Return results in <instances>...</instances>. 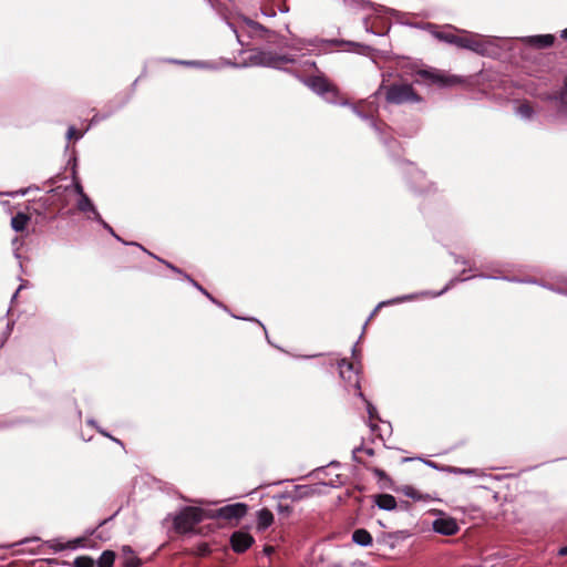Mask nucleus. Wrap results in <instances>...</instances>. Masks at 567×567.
I'll return each mask as SVG.
<instances>
[{
  "label": "nucleus",
  "mask_w": 567,
  "mask_h": 567,
  "mask_svg": "<svg viewBox=\"0 0 567 567\" xmlns=\"http://www.w3.org/2000/svg\"><path fill=\"white\" fill-rule=\"evenodd\" d=\"M432 35L439 41L455 45L460 49H466L481 55L489 53L492 41L478 33H472L466 30L456 29L452 25L447 28L456 31L458 34L449 31H437L436 27L432 23H426L424 27Z\"/></svg>",
  "instance_id": "nucleus-1"
},
{
  "label": "nucleus",
  "mask_w": 567,
  "mask_h": 567,
  "mask_svg": "<svg viewBox=\"0 0 567 567\" xmlns=\"http://www.w3.org/2000/svg\"><path fill=\"white\" fill-rule=\"evenodd\" d=\"M296 58L291 54H278L272 51L252 50L245 65L282 69L285 64L295 63Z\"/></svg>",
  "instance_id": "nucleus-2"
},
{
  "label": "nucleus",
  "mask_w": 567,
  "mask_h": 567,
  "mask_svg": "<svg viewBox=\"0 0 567 567\" xmlns=\"http://www.w3.org/2000/svg\"><path fill=\"white\" fill-rule=\"evenodd\" d=\"M385 99L391 104L419 103L421 97L414 92L411 84H392L386 87Z\"/></svg>",
  "instance_id": "nucleus-3"
},
{
  "label": "nucleus",
  "mask_w": 567,
  "mask_h": 567,
  "mask_svg": "<svg viewBox=\"0 0 567 567\" xmlns=\"http://www.w3.org/2000/svg\"><path fill=\"white\" fill-rule=\"evenodd\" d=\"M203 519V511L197 507H185L176 517L174 518V527L176 530L181 533H187L193 529V527L202 522Z\"/></svg>",
  "instance_id": "nucleus-4"
},
{
  "label": "nucleus",
  "mask_w": 567,
  "mask_h": 567,
  "mask_svg": "<svg viewBox=\"0 0 567 567\" xmlns=\"http://www.w3.org/2000/svg\"><path fill=\"white\" fill-rule=\"evenodd\" d=\"M546 100L554 104L555 114L550 116L553 120L567 118V75L560 90L555 94L547 95Z\"/></svg>",
  "instance_id": "nucleus-5"
},
{
  "label": "nucleus",
  "mask_w": 567,
  "mask_h": 567,
  "mask_svg": "<svg viewBox=\"0 0 567 567\" xmlns=\"http://www.w3.org/2000/svg\"><path fill=\"white\" fill-rule=\"evenodd\" d=\"M420 75L423 79L429 80L433 84H437L442 87H447L455 85L461 82V80L457 76L454 75H445L444 73L440 71H426L423 70L420 72Z\"/></svg>",
  "instance_id": "nucleus-6"
},
{
  "label": "nucleus",
  "mask_w": 567,
  "mask_h": 567,
  "mask_svg": "<svg viewBox=\"0 0 567 567\" xmlns=\"http://www.w3.org/2000/svg\"><path fill=\"white\" fill-rule=\"evenodd\" d=\"M432 528L435 533L444 535V536L455 535L460 529L457 522L450 516L437 517L433 522Z\"/></svg>",
  "instance_id": "nucleus-7"
},
{
  "label": "nucleus",
  "mask_w": 567,
  "mask_h": 567,
  "mask_svg": "<svg viewBox=\"0 0 567 567\" xmlns=\"http://www.w3.org/2000/svg\"><path fill=\"white\" fill-rule=\"evenodd\" d=\"M247 513V505L243 503H236L226 505L217 509V516L226 520L239 519Z\"/></svg>",
  "instance_id": "nucleus-8"
},
{
  "label": "nucleus",
  "mask_w": 567,
  "mask_h": 567,
  "mask_svg": "<svg viewBox=\"0 0 567 567\" xmlns=\"http://www.w3.org/2000/svg\"><path fill=\"white\" fill-rule=\"evenodd\" d=\"M254 543V538L246 532H235L230 537L231 548L236 553L246 551Z\"/></svg>",
  "instance_id": "nucleus-9"
},
{
  "label": "nucleus",
  "mask_w": 567,
  "mask_h": 567,
  "mask_svg": "<svg viewBox=\"0 0 567 567\" xmlns=\"http://www.w3.org/2000/svg\"><path fill=\"white\" fill-rule=\"evenodd\" d=\"M306 84L319 95H324L331 91L330 83L322 76L309 78Z\"/></svg>",
  "instance_id": "nucleus-10"
},
{
  "label": "nucleus",
  "mask_w": 567,
  "mask_h": 567,
  "mask_svg": "<svg viewBox=\"0 0 567 567\" xmlns=\"http://www.w3.org/2000/svg\"><path fill=\"white\" fill-rule=\"evenodd\" d=\"M76 207L82 213H92L95 221H102V216L86 194H82V197L78 200Z\"/></svg>",
  "instance_id": "nucleus-11"
},
{
  "label": "nucleus",
  "mask_w": 567,
  "mask_h": 567,
  "mask_svg": "<svg viewBox=\"0 0 567 567\" xmlns=\"http://www.w3.org/2000/svg\"><path fill=\"white\" fill-rule=\"evenodd\" d=\"M374 504L383 511H393L396 507V499L391 494H379L374 496Z\"/></svg>",
  "instance_id": "nucleus-12"
},
{
  "label": "nucleus",
  "mask_w": 567,
  "mask_h": 567,
  "mask_svg": "<svg viewBox=\"0 0 567 567\" xmlns=\"http://www.w3.org/2000/svg\"><path fill=\"white\" fill-rule=\"evenodd\" d=\"M274 523V514L268 508H261L257 512V529L266 530Z\"/></svg>",
  "instance_id": "nucleus-13"
},
{
  "label": "nucleus",
  "mask_w": 567,
  "mask_h": 567,
  "mask_svg": "<svg viewBox=\"0 0 567 567\" xmlns=\"http://www.w3.org/2000/svg\"><path fill=\"white\" fill-rule=\"evenodd\" d=\"M355 389L358 390V395L365 401L367 403V412H368V415H369V426L371 429L372 432L375 431L377 429V424H374L372 421L375 420V419H379V415H378V411L375 409V406L365 400L363 393L360 391V384L358 382V380L355 381Z\"/></svg>",
  "instance_id": "nucleus-14"
},
{
  "label": "nucleus",
  "mask_w": 567,
  "mask_h": 567,
  "mask_svg": "<svg viewBox=\"0 0 567 567\" xmlns=\"http://www.w3.org/2000/svg\"><path fill=\"white\" fill-rule=\"evenodd\" d=\"M352 542L362 547H369L373 543L371 534L363 528L355 529L352 534Z\"/></svg>",
  "instance_id": "nucleus-15"
},
{
  "label": "nucleus",
  "mask_w": 567,
  "mask_h": 567,
  "mask_svg": "<svg viewBox=\"0 0 567 567\" xmlns=\"http://www.w3.org/2000/svg\"><path fill=\"white\" fill-rule=\"evenodd\" d=\"M369 471L373 473V475L378 480V484L381 488H390L392 486V480L390 476L379 467H367Z\"/></svg>",
  "instance_id": "nucleus-16"
},
{
  "label": "nucleus",
  "mask_w": 567,
  "mask_h": 567,
  "mask_svg": "<svg viewBox=\"0 0 567 567\" xmlns=\"http://www.w3.org/2000/svg\"><path fill=\"white\" fill-rule=\"evenodd\" d=\"M30 218L28 215L23 213H18L16 216L11 218V227L16 231H22L25 229Z\"/></svg>",
  "instance_id": "nucleus-17"
},
{
  "label": "nucleus",
  "mask_w": 567,
  "mask_h": 567,
  "mask_svg": "<svg viewBox=\"0 0 567 567\" xmlns=\"http://www.w3.org/2000/svg\"><path fill=\"white\" fill-rule=\"evenodd\" d=\"M554 35L551 34H543L535 35L529 38V42L538 48H548L554 43Z\"/></svg>",
  "instance_id": "nucleus-18"
},
{
  "label": "nucleus",
  "mask_w": 567,
  "mask_h": 567,
  "mask_svg": "<svg viewBox=\"0 0 567 567\" xmlns=\"http://www.w3.org/2000/svg\"><path fill=\"white\" fill-rule=\"evenodd\" d=\"M79 543H80L79 539L68 542L66 544H63L58 539H52V540L48 542L50 548H52L55 551H61L64 549H75L78 547Z\"/></svg>",
  "instance_id": "nucleus-19"
},
{
  "label": "nucleus",
  "mask_w": 567,
  "mask_h": 567,
  "mask_svg": "<svg viewBox=\"0 0 567 567\" xmlns=\"http://www.w3.org/2000/svg\"><path fill=\"white\" fill-rule=\"evenodd\" d=\"M353 112L360 117L362 118L363 121H367L369 123V125L380 135H382V130L380 127V125L375 122V120L371 116V115H368V114H364L363 112H361L357 106H353L352 107Z\"/></svg>",
  "instance_id": "nucleus-20"
},
{
  "label": "nucleus",
  "mask_w": 567,
  "mask_h": 567,
  "mask_svg": "<svg viewBox=\"0 0 567 567\" xmlns=\"http://www.w3.org/2000/svg\"><path fill=\"white\" fill-rule=\"evenodd\" d=\"M115 560V554L112 550H104L99 560L96 561L99 567H112Z\"/></svg>",
  "instance_id": "nucleus-21"
},
{
  "label": "nucleus",
  "mask_w": 567,
  "mask_h": 567,
  "mask_svg": "<svg viewBox=\"0 0 567 567\" xmlns=\"http://www.w3.org/2000/svg\"><path fill=\"white\" fill-rule=\"evenodd\" d=\"M516 114L524 120H530L535 112L528 103H522L517 106Z\"/></svg>",
  "instance_id": "nucleus-22"
},
{
  "label": "nucleus",
  "mask_w": 567,
  "mask_h": 567,
  "mask_svg": "<svg viewBox=\"0 0 567 567\" xmlns=\"http://www.w3.org/2000/svg\"><path fill=\"white\" fill-rule=\"evenodd\" d=\"M95 561L89 556L76 557L73 561L74 567H94Z\"/></svg>",
  "instance_id": "nucleus-23"
},
{
  "label": "nucleus",
  "mask_w": 567,
  "mask_h": 567,
  "mask_svg": "<svg viewBox=\"0 0 567 567\" xmlns=\"http://www.w3.org/2000/svg\"><path fill=\"white\" fill-rule=\"evenodd\" d=\"M186 279L196 288L198 289L203 295H205L209 300H212L214 303H217V300L205 289L203 288L197 281L192 279L189 276L185 275Z\"/></svg>",
  "instance_id": "nucleus-24"
},
{
  "label": "nucleus",
  "mask_w": 567,
  "mask_h": 567,
  "mask_svg": "<svg viewBox=\"0 0 567 567\" xmlns=\"http://www.w3.org/2000/svg\"><path fill=\"white\" fill-rule=\"evenodd\" d=\"M339 368H340V375L342 379H346V373L349 372V373H352L353 371V365L352 363L348 362L346 359H342L340 362H339Z\"/></svg>",
  "instance_id": "nucleus-25"
},
{
  "label": "nucleus",
  "mask_w": 567,
  "mask_h": 567,
  "mask_svg": "<svg viewBox=\"0 0 567 567\" xmlns=\"http://www.w3.org/2000/svg\"><path fill=\"white\" fill-rule=\"evenodd\" d=\"M410 299H412V296H403V297L395 298V299H392L389 301H382L377 306V308L374 309V311L372 312L371 316H373L381 307H383L385 305H392V303H396V302H401V301H405V300H410Z\"/></svg>",
  "instance_id": "nucleus-26"
},
{
  "label": "nucleus",
  "mask_w": 567,
  "mask_h": 567,
  "mask_svg": "<svg viewBox=\"0 0 567 567\" xmlns=\"http://www.w3.org/2000/svg\"><path fill=\"white\" fill-rule=\"evenodd\" d=\"M470 279V277H464V278H458V277H455V278H452L450 280V282L437 293H433L432 297H437V296H441L443 295L444 292H446L451 287H453L457 281H465Z\"/></svg>",
  "instance_id": "nucleus-27"
},
{
  "label": "nucleus",
  "mask_w": 567,
  "mask_h": 567,
  "mask_svg": "<svg viewBox=\"0 0 567 567\" xmlns=\"http://www.w3.org/2000/svg\"><path fill=\"white\" fill-rule=\"evenodd\" d=\"M360 451H364L365 454H368L369 456H372L374 455V450L371 449V447H368V449H362V447H355L353 451H352V458L355 461V462H361L360 458L358 457V452Z\"/></svg>",
  "instance_id": "nucleus-28"
},
{
  "label": "nucleus",
  "mask_w": 567,
  "mask_h": 567,
  "mask_svg": "<svg viewBox=\"0 0 567 567\" xmlns=\"http://www.w3.org/2000/svg\"><path fill=\"white\" fill-rule=\"evenodd\" d=\"M404 494L412 499H420V493L411 486L404 488Z\"/></svg>",
  "instance_id": "nucleus-29"
},
{
  "label": "nucleus",
  "mask_w": 567,
  "mask_h": 567,
  "mask_svg": "<svg viewBox=\"0 0 567 567\" xmlns=\"http://www.w3.org/2000/svg\"><path fill=\"white\" fill-rule=\"evenodd\" d=\"M103 226L104 229H106L112 236H114L117 240H121L120 236L115 234L113 228L102 218V221H97Z\"/></svg>",
  "instance_id": "nucleus-30"
},
{
  "label": "nucleus",
  "mask_w": 567,
  "mask_h": 567,
  "mask_svg": "<svg viewBox=\"0 0 567 567\" xmlns=\"http://www.w3.org/2000/svg\"><path fill=\"white\" fill-rule=\"evenodd\" d=\"M363 24H364V29L367 32H371L373 34H377V35H382L383 32H377L372 29V27L369 24V19L368 18H364L363 19Z\"/></svg>",
  "instance_id": "nucleus-31"
},
{
  "label": "nucleus",
  "mask_w": 567,
  "mask_h": 567,
  "mask_svg": "<svg viewBox=\"0 0 567 567\" xmlns=\"http://www.w3.org/2000/svg\"><path fill=\"white\" fill-rule=\"evenodd\" d=\"M126 567H137L140 565V559L136 557H131L125 563Z\"/></svg>",
  "instance_id": "nucleus-32"
},
{
  "label": "nucleus",
  "mask_w": 567,
  "mask_h": 567,
  "mask_svg": "<svg viewBox=\"0 0 567 567\" xmlns=\"http://www.w3.org/2000/svg\"><path fill=\"white\" fill-rule=\"evenodd\" d=\"M474 277L492 278V279H504V280H509V281H517V280H516V279H514V278H508V277H498V276L475 275Z\"/></svg>",
  "instance_id": "nucleus-33"
},
{
  "label": "nucleus",
  "mask_w": 567,
  "mask_h": 567,
  "mask_svg": "<svg viewBox=\"0 0 567 567\" xmlns=\"http://www.w3.org/2000/svg\"><path fill=\"white\" fill-rule=\"evenodd\" d=\"M99 432H100L101 434H103L104 436L110 437L112 441L116 442L117 444L123 445V443H122L120 440H117V439H115V437L111 436V435H110L107 432H105L104 430L99 429Z\"/></svg>",
  "instance_id": "nucleus-34"
},
{
  "label": "nucleus",
  "mask_w": 567,
  "mask_h": 567,
  "mask_svg": "<svg viewBox=\"0 0 567 567\" xmlns=\"http://www.w3.org/2000/svg\"><path fill=\"white\" fill-rule=\"evenodd\" d=\"M76 130L74 126H70L66 132L68 140H71L73 136H75Z\"/></svg>",
  "instance_id": "nucleus-35"
},
{
  "label": "nucleus",
  "mask_w": 567,
  "mask_h": 567,
  "mask_svg": "<svg viewBox=\"0 0 567 567\" xmlns=\"http://www.w3.org/2000/svg\"><path fill=\"white\" fill-rule=\"evenodd\" d=\"M175 62L181 63V64H187V65H203L202 63L196 62V61H175Z\"/></svg>",
  "instance_id": "nucleus-36"
},
{
  "label": "nucleus",
  "mask_w": 567,
  "mask_h": 567,
  "mask_svg": "<svg viewBox=\"0 0 567 567\" xmlns=\"http://www.w3.org/2000/svg\"><path fill=\"white\" fill-rule=\"evenodd\" d=\"M74 187H75V192L80 195V197H82V194H85L83 190V187L80 183H76Z\"/></svg>",
  "instance_id": "nucleus-37"
},
{
  "label": "nucleus",
  "mask_w": 567,
  "mask_h": 567,
  "mask_svg": "<svg viewBox=\"0 0 567 567\" xmlns=\"http://www.w3.org/2000/svg\"><path fill=\"white\" fill-rule=\"evenodd\" d=\"M414 177H415L416 181H421V179L424 178V174L422 172L415 169Z\"/></svg>",
  "instance_id": "nucleus-38"
},
{
  "label": "nucleus",
  "mask_w": 567,
  "mask_h": 567,
  "mask_svg": "<svg viewBox=\"0 0 567 567\" xmlns=\"http://www.w3.org/2000/svg\"><path fill=\"white\" fill-rule=\"evenodd\" d=\"M559 556H567V545L558 550Z\"/></svg>",
  "instance_id": "nucleus-39"
},
{
  "label": "nucleus",
  "mask_w": 567,
  "mask_h": 567,
  "mask_svg": "<svg viewBox=\"0 0 567 567\" xmlns=\"http://www.w3.org/2000/svg\"><path fill=\"white\" fill-rule=\"evenodd\" d=\"M167 267L171 268L173 271L175 272H181V270L178 268H176L175 266H173L172 264L169 262H166Z\"/></svg>",
  "instance_id": "nucleus-40"
},
{
  "label": "nucleus",
  "mask_w": 567,
  "mask_h": 567,
  "mask_svg": "<svg viewBox=\"0 0 567 567\" xmlns=\"http://www.w3.org/2000/svg\"><path fill=\"white\" fill-rule=\"evenodd\" d=\"M455 262L456 264H462V265H467V262L464 259L460 258V257L455 258Z\"/></svg>",
  "instance_id": "nucleus-41"
},
{
  "label": "nucleus",
  "mask_w": 567,
  "mask_h": 567,
  "mask_svg": "<svg viewBox=\"0 0 567 567\" xmlns=\"http://www.w3.org/2000/svg\"><path fill=\"white\" fill-rule=\"evenodd\" d=\"M99 121H100L99 115H97V114H96V115H94V116L92 117V120H91V125H92V124L97 123Z\"/></svg>",
  "instance_id": "nucleus-42"
},
{
  "label": "nucleus",
  "mask_w": 567,
  "mask_h": 567,
  "mask_svg": "<svg viewBox=\"0 0 567 567\" xmlns=\"http://www.w3.org/2000/svg\"><path fill=\"white\" fill-rule=\"evenodd\" d=\"M560 37H561L563 39H566V40H567V28H566L565 30H563V31H561Z\"/></svg>",
  "instance_id": "nucleus-43"
},
{
  "label": "nucleus",
  "mask_w": 567,
  "mask_h": 567,
  "mask_svg": "<svg viewBox=\"0 0 567 567\" xmlns=\"http://www.w3.org/2000/svg\"><path fill=\"white\" fill-rule=\"evenodd\" d=\"M288 48H291V49H296V50H300L301 47H299V44H291V45H287Z\"/></svg>",
  "instance_id": "nucleus-44"
},
{
  "label": "nucleus",
  "mask_w": 567,
  "mask_h": 567,
  "mask_svg": "<svg viewBox=\"0 0 567 567\" xmlns=\"http://www.w3.org/2000/svg\"><path fill=\"white\" fill-rule=\"evenodd\" d=\"M272 550H274V548H272V547H266V548H265V551H266L268 555H269V554H271V553H272Z\"/></svg>",
  "instance_id": "nucleus-45"
},
{
  "label": "nucleus",
  "mask_w": 567,
  "mask_h": 567,
  "mask_svg": "<svg viewBox=\"0 0 567 567\" xmlns=\"http://www.w3.org/2000/svg\"><path fill=\"white\" fill-rule=\"evenodd\" d=\"M250 24L254 27V28H261V25L257 22H250Z\"/></svg>",
  "instance_id": "nucleus-46"
},
{
  "label": "nucleus",
  "mask_w": 567,
  "mask_h": 567,
  "mask_svg": "<svg viewBox=\"0 0 567 567\" xmlns=\"http://www.w3.org/2000/svg\"><path fill=\"white\" fill-rule=\"evenodd\" d=\"M87 423H89L90 425H93V426L97 427V426H96V423H95V421H94V420H89V421H87Z\"/></svg>",
  "instance_id": "nucleus-47"
},
{
  "label": "nucleus",
  "mask_w": 567,
  "mask_h": 567,
  "mask_svg": "<svg viewBox=\"0 0 567 567\" xmlns=\"http://www.w3.org/2000/svg\"><path fill=\"white\" fill-rule=\"evenodd\" d=\"M23 288V285L19 286L18 290L16 291V293L13 295V298L17 297L18 292Z\"/></svg>",
  "instance_id": "nucleus-48"
},
{
  "label": "nucleus",
  "mask_w": 567,
  "mask_h": 567,
  "mask_svg": "<svg viewBox=\"0 0 567 567\" xmlns=\"http://www.w3.org/2000/svg\"><path fill=\"white\" fill-rule=\"evenodd\" d=\"M425 464L434 468L436 467V465L433 462H425Z\"/></svg>",
  "instance_id": "nucleus-49"
},
{
  "label": "nucleus",
  "mask_w": 567,
  "mask_h": 567,
  "mask_svg": "<svg viewBox=\"0 0 567 567\" xmlns=\"http://www.w3.org/2000/svg\"><path fill=\"white\" fill-rule=\"evenodd\" d=\"M415 190L423 192V188L422 187H417V188H415Z\"/></svg>",
  "instance_id": "nucleus-50"
}]
</instances>
